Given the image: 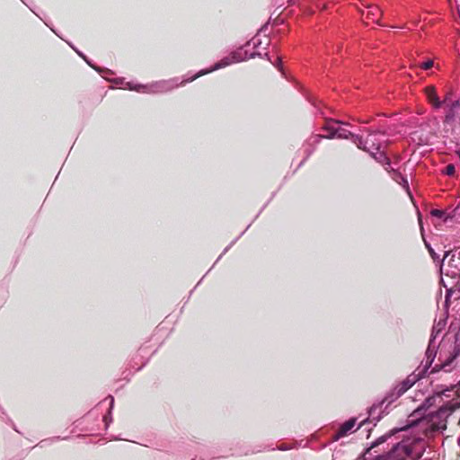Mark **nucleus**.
<instances>
[{"label":"nucleus","instance_id":"obj_1","mask_svg":"<svg viewBox=\"0 0 460 460\" xmlns=\"http://www.w3.org/2000/svg\"><path fill=\"white\" fill-rule=\"evenodd\" d=\"M458 408H460V401H448L441 405L437 411L429 413L424 418L419 420L417 423H414V425L394 429V432L409 430L412 434L414 429H420L426 435H429L434 431L445 430L447 429V418Z\"/></svg>","mask_w":460,"mask_h":460},{"label":"nucleus","instance_id":"obj_4","mask_svg":"<svg viewBox=\"0 0 460 460\" xmlns=\"http://www.w3.org/2000/svg\"><path fill=\"white\" fill-rule=\"evenodd\" d=\"M175 84L172 81H163L156 82L152 84H135L132 83H127V86L129 90H134L137 92L146 93H163L169 91L175 87Z\"/></svg>","mask_w":460,"mask_h":460},{"label":"nucleus","instance_id":"obj_18","mask_svg":"<svg viewBox=\"0 0 460 460\" xmlns=\"http://www.w3.org/2000/svg\"><path fill=\"white\" fill-rule=\"evenodd\" d=\"M425 244H426L427 248L429 249L430 255L435 259V252H434L433 249L430 247V245L429 243H426Z\"/></svg>","mask_w":460,"mask_h":460},{"label":"nucleus","instance_id":"obj_20","mask_svg":"<svg viewBox=\"0 0 460 460\" xmlns=\"http://www.w3.org/2000/svg\"><path fill=\"white\" fill-rule=\"evenodd\" d=\"M402 182H403V185L406 187V189L408 190L409 189V186H408V182H407V180L402 178Z\"/></svg>","mask_w":460,"mask_h":460},{"label":"nucleus","instance_id":"obj_19","mask_svg":"<svg viewBox=\"0 0 460 460\" xmlns=\"http://www.w3.org/2000/svg\"><path fill=\"white\" fill-rule=\"evenodd\" d=\"M446 392H447V391H443V392H441V393H437V394H436V395H435L432 399L436 400V398H437V397H438V398H440L442 395H446V396H447V395L446 394Z\"/></svg>","mask_w":460,"mask_h":460},{"label":"nucleus","instance_id":"obj_9","mask_svg":"<svg viewBox=\"0 0 460 460\" xmlns=\"http://www.w3.org/2000/svg\"><path fill=\"white\" fill-rule=\"evenodd\" d=\"M357 135L352 134L349 130H348L345 128H342L340 126V124L337 126V129L334 131V135H325L322 136L321 137H326V138H341V139H348L351 138L354 142V137Z\"/></svg>","mask_w":460,"mask_h":460},{"label":"nucleus","instance_id":"obj_7","mask_svg":"<svg viewBox=\"0 0 460 460\" xmlns=\"http://www.w3.org/2000/svg\"><path fill=\"white\" fill-rule=\"evenodd\" d=\"M425 94L428 101L434 109H440L442 107V102L439 100L436 88L433 85L427 86L425 88Z\"/></svg>","mask_w":460,"mask_h":460},{"label":"nucleus","instance_id":"obj_16","mask_svg":"<svg viewBox=\"0 0 460 460\" xmlns=\"http://www.w3.org/2000/svg\"><path fill=\"white\" fill-rule=\"evenodd\" d=\"M430 214L433 216V217H442L444 216V211L442 210H439V209H433L431 210Z\"/></svg>","mask_w":460,"mask_h":460},{"label":"nucleus","instance_id":"obj_8","mask_svg":"<svg viewBox=\"0 0 460 460\" xmlns=\"http://www.w3.org/2000/svg\"><path fill=\"white\" fill-rule=\"evenodd\" d=\"M367 8V9L366 11L362 12V15L366 19L373 21L377 24H380L379 18L381 17L382 14L380 8L376 5H368Z\"/></svg>","mask_w":460,"mask_h":460},{"label":"nucleus","instance_id":"obj_21","mask_svg":"<svg viewBox=\"0 0 460 460\" xmlns=\"http://www.w3.org/2000/svg\"><path fill=\"white\" fill-rule=\"evenodd\" d=\"M456 154L458 155V157H459V159H460V150H458V151L456 152Z\"/></svg>","mask_w":460,"mask_h":460},{"label":"nucleus","instance_id":"obj_17","mask_svg":"<svg viewBox=\"0 0 460 460\" xmlns=\"http://www.w3.org/2000/svg\"><path fill=\"white\" fill-rule=\"evenodd\" d=\"M442 102V105L443 104H446V106L448 104V103H451L452 102H450V93H447L445 98L443 99Z\"/></svg>","mask_w":460,"mask_h":460},{"label":"nucleus","instance_id":"obj_13","mask_svg":"<svg viewBox=\"0 0 460 460\" xmlns=\"http://www.w3.org/2000/svg\"><path fill=\"white\" fill-rule=\"evenodd\" d=\"M341 124L340 121H334L331 124H328L325 128H324V130L327 132L326 135H334V131L337 129V126Z\"/></svg>","mask_w":460,"mask_h":460},{"label":"nucleus","instance_id":"obj_15","mask_svg":"<svg viewBox=\"0 0 460 460\" xmlns=\"http://www.w3.org/2000/svg\"><path fill=\"white\" fill-rule=\"evenodd\" d=\"M444 172L448 176L453 175L455 173V166L452 164H447L445 168Z\"/></svg>","mask_w":460,"mask_h":460},{"label":"nucleus","instance_id":"obj_5","mask_svg":"<svg viewBox=\"0 0 460 460\" xmlns=\"http://www.w3.org/2000/svg\"><path fill=\"white\" fill-rule=\"evenodd\" d=\"M246 59L245 53H243L242 50H237L233 53H231L228 57L224 58L219 62L216 63L214 66L208 70H201L199 71L195 76H193L190 81L194 80L195 78L203 75L205 74H208L209 72H212L217 69H220L223 67H226L231 64L242 62Z\"/></svg>","mask_w":460,"mask_h":460},{"label":"nucleus","instance_id":"obj_22","mask_svg":"<svg viewBox=\"0 0 460 460\" xmlns=\"http://www.w3.org/2000/svg\"><path fill=\"white\" fill-rule=\"evenodd\" d=\"M111 403L112 404L113 403V398L112 397H111Z\"/></svg>","mask_w":460,"mask_h":460},{"label":"nucleus","instance_id":"obj_14","mask_svg":"<svg viewBox=\"0 0 460 460\" xmlns=\"http://www.w3.org/2000/svg\"><path fill=\"white\" fill-rule=\"evenodd\" d=\"M433 66H434L433 60L429 59V60L423 62L420 66V68H422L424 70H428V69L431 68Z\"/></svg>","mask_w":460,"mask_h":460},{"label":"nucleus","instance_id":"obj_12","mask_svg":"<svg viewBox=\"0 0 460 460\" xmlns=\"http://www.w3.org/2000/svg\"><path fill=\"white\" fill-rule=\"evenodd\" d=\"M434 340H435V337H433L430 341H429V347H428V349L426 351V356H427V364H431V362L433 361L434 358H435V352H434V348L436 347L435 344H434Z\"/></svg>","mask_w":460,"mask_h":460},{"label":"nucleus","instance_id":"obj_3","mask_svg":"<svg viewBox=\"0 0 460 460\" xmlns=\"http://www.w3.org/2000/svg\"><path fill=\"white\" fill-rule=\"evenodd\" d=\"M379 132L371 133L366 140L360 136L354 137V143L359 149L367 151L371 156L380 164L390 165L389 158L385 155L381 149V140L378 137Z\"/></svg>","mask_w":460,"mask_h":460},{"label":"nucleus","instance_id":"obj_10","mask_svg":"<svg viewBox=\"0 0 460 460\" xmlns=\"http://www.w3.org/2000/svg\"><path fill=\"white\" fill-rule=\"evenodd\" d=\"M419 379V376L417 375H410L401 384L398 394L401 395L403 393H405L408 389H410Z\"/></svg>","mask_w":460,"mask_h":460},{"label":"nucleus","instance_id":"obj_11","mask_svg":"<svg viewBox=\"0 0 460 460\" xmlns=\"http://www.w3.org/2000/svg\"><path fill=\"white\" fill-rule=\"evenodd\" d=\"M356 425V419H350L345 421L340 428L337 437L341 438L347 435L348 432L351 431Z\"/></svg>","mask_w":460,"mask_h":460},{"label":"nucleus","instance_id":"obj_6","mask_svg":"<svg viewBox=\"0 0 460 460\" xmlns=\"http://www.w3.org/2000/svg\"><path fill=\"white\" fill-rule=\"evenodd\" d=\"M460 121V98L453 101L445 107L443 123L445 126H454Z\"/></svg>","mask_w":460,"mask_h":460},{"label":"nucleus","instance_id":"obj_23","mask_svg":"<svg viewBox=\"0 0 460 460\" xmlns=\"http://www.w3.org/2000/svg\"><path fill=\"white\" fill-rule=\"evenodd\" d=\"M458 444H459V446H460V438H458Z\"/></svg>","mask_w":460,"mask_h":460},{"label":"nucleus","instance_id":"obj_2","mask_svg":"<svg viewBox=\"0 0 460 460\" xmlns=\"http://www.w3.org/2000/svg\"><path fill=\"white\" fill-rule=\"evenodd\" d=\"M421 440L422 438L416 435L412 439H403L394 446L387 460H416L420 458L421 454L420 450L416 449V447Z\"/></svg>","mask_w":460,"mask_h":460}]
</instances>
